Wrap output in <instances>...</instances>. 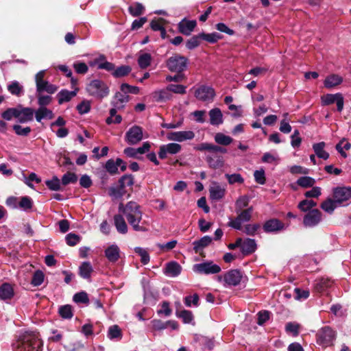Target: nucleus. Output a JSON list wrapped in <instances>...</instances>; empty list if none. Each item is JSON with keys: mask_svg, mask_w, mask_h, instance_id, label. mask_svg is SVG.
Masks as SVG:
<instances>
[{"mask_svg": "<svg viewBox=\"0 0 351 351\" xmlns=\"http://www.w3.org/2000/svg\"><path fill=\"white\" fill-rule=\"evenodd\" d=\"M119 211L126 218L133 230L138 232H145L146 222L143 221V212L141 206L135 202L130 201L125 205L121 203L119 206Z\"/></svg>", "mask_w": 351, "mask_h": 351, "instance_id": "obj_1", "label": "nucleus"}, {"mask_svg": "<svg viewBox=\"0 0 351 351\" xmlns=\"http://www.w3.org/2000/svg\"><path fill=\"white\" fill-rule=\"evenodd\" d=\"M14 351H41L43 341L36 332H26L13 344Z\"/></svg>", "mask_w": 351, "mask_h": 351, "instance_id": "obj_2", "label": "nucleus"}, {"mask_svg": "<svg viewBox=\"0 0 351 351\" xmlns=\"http://www.w3.org/2000/svg\"><path fill=\"white\" fill-rule=\"evenodd\" d=\"M88 93L98 99H102L109 95L108 85L100 80H93L86 86Z\"/></svg>", "mask_w": 351, "mask_h": 351, "instance_id": "obj_3", "label": "nucleus"}, {"mask_svg": "<svg viewBox=\"0 0 351 351\" xmlns=\"http://www.w3.org/2000/svg\"><path fill=\"white\" fill-rule=\"evenodd\" d=\"M45 70L40 71L35 76L36 93L47 92L53 94L58 90V86L44 80Z\"/></svg>", "mask_w": 351, "mask_h": 351, "instance_id": "obj_4", "label": "nucleus"}, {"mask_svg": "<svg viewBox=\"0 0 351 351\" xmlns=\"http://www.w3.org/2000/svg\"><path fill=\"white\" fill-rule=\"evenodd\" d=\"M188 59L179 54H174L167 60V67L171 72H182L186 69Z\"/></svg>", "mask_w": 351, "mask_h": 351, "instance_id": "obj_5", "label": "nucleus"}, {"mask_svg": "<svg viewBox=\"0 0 351 351\" xmlns=\"http://www.w3.org/2000/svg\"><path fill=\"white\" fill-rule=\"evenodd\" d=\"M335 332L329 327H324L317 334V343L326 348L331 346L335 340Z\"/></svg>", "mask_w": 351, "mask_h": 351, "instance_id": "obj_6", "label": "nucleus"}, {"mask_svg": "<svg viewBox=\"0 0 351 351\" xmlns=\"http://www.w3.org/2000/svg\"><path fill=\"white\" fill-rule=\"evenodd\" d=\"M252 211V207L239 211V213H237L238 214L237 217L234 219H230L228 222V226L236 230H241L242 224L251 219Z\"/></svg>", "mask_w": 351, "mask_h": 351, "instance_id": "obj_7", "label": "nucleus"}, {"mask_svg": "<svg viewBox=\"0 0 351 351\" xmlns=\"http://www.w3.org/2000/svg\"><path fill=\"white\" fill-rule=\"evenodd\" d=\"M321 101L323 106H329L332 104H336L337 110L339 112L343 109L344 98L340 93L324 95L321 97Z\"/></svg>", "mask_w": 351, "mask_h": 351, "instance_id": "obj_8", "label": "nucleus"}, {"mask_svg": "<svg viewBox=\"0 0 351 351\" xmlns=\"http://www.w3.org/2000/svg\"><path fill=\"white\" fill-rule=\"evenodd\" d=\"M193 271L199 274H214L221 271V267L213 262H205L193 265Z\"/></svg>", "mask_w": 351, "mask_h": 351, "instance_id": "obj_9", "label": "nucleus"}, {"mask_svg": "<svg viewBox=\"0 0 351 351\" xmlns=\"http://www.w3.org/2000/svg\"><path fill=\"white\" fill-rule=\"evenodd\" d=\"M143 138V129L134 125L125 133V140L130 145H136Z\"/></svg>", "mask_w": 351, "mask_h": 351, "instance_id": "obj_10", "label": "nucleus"}, {"mask_svg": "<svg viewBox=\"0 0 351 351\" xmlns=\"http://www.w3.org/2000/svg\"><path fill=\"white\" fill-rule=\"evenodd\" d=\"M195 137L193 131H178L171 132L167 134V138L171 141L183 142L187 140H192Z\"/></svg>", "mask_w": 351, "mask_h": 351, "instance_id": "obj_11", "label": "nucleus"}, {"mask_svg": "<svg viewBox=\"0 0 351 351\" xmlns=\"http://www.w3.org/2000/svg\"><path fill=\"white\" fill-rule=\"evenodd\" d=\"M215 95V90L208 86L202 85L196 89L195 92V97L203 101H211Z\"/></svg>", "mask_w": 351, "mask_h": 351, "instance_id": "obj_12", "label": "nucleus"}, {"mask_svg": "<svg viewBox=\"0 0 351 351\" xmlns=\"http://www.w3.org/2000/svg\"><path fill=\"white\" fill-rule=\"evenodd\" d=\"M333 197L338 204L351 201V189L347 187L336 188L333 191Z\"/></svg>", "mask_w": 351, "mask_h": 351, "instance_id": "obj_13", "label": "nucleus"}, {"mask_svg": "<svg viewBox=\"0 0 351 351\" xmlns=\"http://www.w3.org/2000/svg\"><path fill=\"white\" fill-rule=\"evenodd\" d=\"M182 147L180 144L170 143L160 147L158 156L161 159H165L168 154H176L181 151Z\"/></svg>", "mask_w": 351, "mask_h": 351, "instance_id": "obj_14", "label": "nucleus"}, {"mask_svg": "<svg viewBox=\"0 0 351 351\" xmlns=\"http://www.w3.org/2000/svg\"><path fill=\"white\" fill-rule=\"evenodd\" d=\"M18 121L21 123L32 121L34 118V110L31 108H24L21 106H17Z\"/></svg>", "mask_w": 351, "mask_h": 351, "instance_id": "obj_15", "label": "nucleus"}, {"mask_svg": "<svg viewBox=\"0 0 351 351\" xmlns=\"http://www.w3.org/2000/svg\"><path fill=\"white\" fill-rule=\"evenodd\" d=\"M196 25V21L187 20L186 19H182L178 25L179 32L186 36L191 35Z\"/></svg>", "mask_w": 351, "mask_h": 351, "instance_id": "obj_16", "label": "nucleus"}, {"mask_svg": "<svg viewBox=\"0 0 351 351\" xmlns=\"http://www.w3.org/2000/svg\"><path fill=\"white\" fill-rule=\"evenodd\" d=\"M153 100L159 103H164L172 99L173 95L169 93L168 88L156 90L152 93Z\"/></svg>", "mask_w": 351, "mask_h": 351, "instance_id": "obj_17", "label": "nucleus"}, {"mask_svg": "<svg viewBox=\"0 0 351 351\" xmlns=\"http://www.w3.org/2000/svg\"><path fill=\"white\" fill-rule=\"evenodd\" d=\"M242 275L237 269H232L226 273L224 276V281L231 286L238 285L241 280Z\"/></svg>", "mask_w": 351, "mask_h": 351, "instance_id": "obj_18", "label": "nucleus"}, {"mask_svg": "<svg viewBox=\"0 0 351 351\" xmlns=\"http://www.w3.org/2000/svg\"><path fill=\"white\" fill-rule=\"evenodd\" d=\"M206 160L208 163L209 167L213 169L221 168L224 164L223 157L214 152H210L207 154Z\"/></svg>", "mask_w": 351, "mask_h": 351, "instance_id": "obj_19", "label": "nucleus"}, {"mask_svg": "<svg viewBox=\"0 0 351 351\" xmlns=\"http://www.w3.org/2000/svg\"><path fill=\"white\" fill-rule=\"evenodd\" d=\"M210 197L213 200H219L222 199L226 193L225 188L222 187L217 182H213L209 189Z\"/></svg>", "mask_w": 351, "mask_h": 351, "instance_id": "obj_20", "label": "nucleus"}, {"mask_svg": "<svg viewBox=\"0 0 351 351\" xmlns=\"http://www.w3.org/2000/svg\"><path fill=\"white\" fill-rule=\"evenodd\" d=\"M36 120L40 123L43 119H52L54 117L53 111L47 107H39L34 111Z\"/></svg>", "mask_w": 351, "mask_h": 351, "instance_id": "obj_21", "label": "nucleus"}, {"mask_svg": "<svg viewBox=\"0 0 351 351\" xmlns=\"http://www.w3.org/2000/svg\"><path fill=\"white\" fill-rule=\"evenodd\" d=\"M210 123L212 125H219L223 123V118L221 110L218 108L211 109L209 112Z\"/></svg>", "mask_w": 351, "mask_h": 351, "instance_id": "obj_22", "label": "nucleus"}, {"mask_svg": "<svg viewBox=\"0 0 351 351\" xmlns=\"http://www.w3.org/2000/svg\"><path fill=\"white\" fill-rule=\"evenodd\" d=\"M105 256L110 262H117L120 257L119 247L117 245H111L105 250Z\"/></svg>", "mask_w": 351, "mask_h": 351, "instance_id": "obj_23", "label": "nucleus"}, {"mask_svg": "<svg viewBox=\"0 0 351 351\" xmlns=\"http://www.w3.org/2000/svg\"><path fill=\"white\" fill-rule=\"evenodd\" d=\"M128 101H129L128 95L123 94L122 93L118 92L114 95L111 104H112V106L121 110L124 108L125 104Z\"/></svg>", "mask_w": 351, "mask_h": 351, "instance_id": "obj_24", "label": "nucleus"}, {"mask_svg": "<svg viewBox=\"0 0 351 351\" xmlns=\"http://www.w3.org/2000/svg\"><path fill=\"white\" fill-rule=\"evenodd\" d=\"M212 242V238L210 236H204L199 240L193 243V250L195 253H200L205 247L208 246Z\"/></svg>", "mask_w": 351, "mask_h": 351, "instance_id": "obj_25", "label": "nucleus"}, {"mask_svg": "<svg viewBox=\"0 0 351 351\" xmlns=\"http://www.w3.org/2000/svg\"><path fill=\"white\" fill-rule=\"evenodd\" d=\"M114 223L118 232L125 234L128 232V228L122 215H115L114 216Z\"/></svg>", "mask_w": 351, "mask_h": 351, "instance_id": "obj_26", "label": "nucleus"}, {"mask_svg": "<svg viewBox=\"0 0 351 351\" xmlns=\"http://www.w3.org/2000/svg\"><path fill=\"white\" fill-rule=\"evenodd\" d=\"M241 252L244 255L253 253L256 250V243L254 239H247L241 241Z\"/></svg>", "mask_w": 351, "mask_h": 351, "instance_id": "obj_27", "label": "nucleus"}, {"mask_svg": "<svg viewBox=\"0 0 351 351\" xmlns=\"http://www.w3.org/2000/svg\"><path fill=\"white\" fill-rule=\"evenodd\" d=\"M14 296V289L9 283H3L0 287V299L2 300H10Z\"/></svg>", "mask_w": 351, "mask_h": 351, "instance_id": "obj_28", "label": "nucleus"}, {"mask_svg": "<svg viewBox=\"0 0 351 351\" xmlns=\"http://www.w3.org/2000/svg\"><path fill=\"white\" fill-rule=\"evenodd\" d=\"M77 88L74 90L69 91L66 89H63L58 93L57 95L58 99V104H62L64 102L69 101L73 97L77 95Z\"/></svg>", "mask_w": 351, "mask_h": 351, "instance_id": "obj_29", "label": "nucleus"}, {"mask_svg": "<svg viewBox=\"0 0 351 351\" xmlns=\"http://www.w3.org/2000/svg\"><path fill=\"white\" fill-rule=\"evenodd\" d=\"M322 213L318 209L308 210V227H314L322 221Z\"/></svg>", "mask_w": 351, "mask_h": 351, "instance_id": "obj_30", "label": "nucleus"}, {"mask_svg": "<svg viewBox=\"0 0 351 351\" xmlns=\"http://www.w3.org/2000/svg\"><path fill=\"white\" fill-rule=\"evenodd\" d=\"M283 228V224L278 219L269 220L264 225L265 232H274L282 230Z\"/></svg>", "mask_w": 351, "mask_h": 351, "instance_id": "obj_31", "label": "nucleus"}, {"mask_svg": "<svg viewBox=\"0 0 351 351\" xmlns=\"http://www.w3.org/2000/svg\"><path fill=\"white\" fill-rule=\"evenodd\" d=\"M181 271L180 265L176 262H171L167 264L165 268V274L171 277H176L180 274Z\"/></svg>", "mask_w": 351, "mask_h": 351, "instance_id": "obj_32", "label": "nucleus"}, {"mask_svg": "<svg viewBox=\"0 0 351 351\" xmlns=\"http://www.w3.org/2000/svg\"><path fill=\"white\" fill-rule=\"evenodd\" d=\"M343 82V79L338 75H330L324 80V86L327 88H332L340 84Z\"/></svg>", "mask_w": 351, "mask_h": 351, "instance_id": "obj_33", "label": "nucleus"}, {"mask_svg": "<svg viewBox=\"0 0 351 351\" xmlns=\"http://www.w3.org/2000/svg\"><path fill=\"white\" fill-rule=\"evenodd\" d=\"M324 147L325 143L324 142L315 143L313 145V149L316 156L321 159L327 160L329 157V154L325 151Z\"/></svg>", "mask_w": 351, "mask_h": 351, "instance_id": "obj_34", "label": "nucleus"}, {"mask_svg": "<svg viewBox=\"0 0 351 351\" xmlns=\"http://www.w3.org/2000/svg\"><path fill=\"white\" fill-rule=\"evenodd\" d=\"M123 163V160L117 158L116 161L112 159L108 160L105 165L106 171L110 174H116L118 173V167Z\"/></svg>", "mask_w": 351, "mask_h": 351, "instance_id": "obj_35", "label": "nucleus"}, {"mask_svg": "<svg viewBox=\"0 0 351 351\" xmlns=\"http://www.w3.org/2000/svg\"><path fill=\"white\" fill-rule=\"evenodd\" d=\"M332 282L328 278H320L316 280L315 289L317 292H323L330 287Z\"/></svg>", "mask_w": 351, "mask_h": 351, "instance_id": "obj_36", "label": "nucleus"}, {"mask_svg": "<svg viewBox=\"0 0 351 351\" xmlns=\"http://www.w3.org/2000/svg\"><path fill=\"white\" fill-rule=\"evenodd\" d=\"M93 270V267L89 262H83L79 267V274L82 278L87 279L90 277Z\"/></svg>", "mask_w": 351, "mask_h": 351, "instance_id": "obj_37", "label": "nucleus"}, {"mask_svg": "<svg viewBox=\"0 0 351 351\" xmlns=\"http://www.w3.org/2000/svg\"><path fill=\"white\" fill-rule=\"evenodd\" d=\"M122 336V331L118 325H112L108 328L107 337L110 339L120 340Z\"/></svg>", "mask_w": 351, "mask_h": 351, "instance_id": "obj_38", "label": "nucleus"}, {"mask_svg": "<svg viewBox=\"0 0 351 351\" xmlns=\"http://www.w3.org/2000/svg\"><path fill=\"white\" fill-rule=\"evenodd\" d=\"M176 315L182 319L184 324H191L193 320V315L188 310H176Z\"/></svg>", "mask_w": 351, "mask_h": 351, "instance_id": "obj_39", "label": "nucleus"}, {"mask_svg": "<svg viewBox=\"0 0 351 351\" xmlns=\"http://www.w3.org/2000/svg\"><path fill=\"white\" fill-rule=\"evenodd\" d=\"M215 141L217 144L226 146L231 144L233 139L229 136L219 132L215 134Z\"/></svg>", "mask_w": 351, "mask_h": 351, "instance_id": "obj_40", "label": "nucleus"}, {"mask_svg": "<svg viewBox=\"0 0 351 351\" xmlns=\"http://www.w3.org/2000/svg\"><path fill=\"white\" fill-rule=\"evenodd\" d=\"M131 71L132 69L130 66L122 65L117 69L114 68L112 74L114 77H122L128 75Z\"/></svg>", "mask_w": 351, "mask_h": 351, "instance_id": "obj_41", "label": "nucleus"}, {"mask_svg": "<svg viewBox=\"0 0 351 351\" xmlns=\"http://www.w3.org/2000/svg\"><path fill=\"white\" fill-rule=\"evenodd\" d=\"M199 36L201 37V39L210 43H215L222 38V36L217 32H213L210 34L201 33L199 34Z\"/></svg>", "mask_w": 351, "mask_h": 351, "instance_id": "obj_42", "label": "nucleus"}, {"mask_svg": "<svg viewBox=\"0 0 351 351\" xmlns=\"http://www.w3.org/2000/svg\"><path fill=\"white\" fill-rule=\"evenodd\" d=\"M337 204L338 203L335 199L328 198L322 204L321 207L326 212L332 213L337 208Z\"/></svg>", "mask_w": 351, "mask_h": 351, "instance_id": "obj_43", "label": "nucleus"}, {"mask_svg": "<svg viewBox=\"0 0 351 351\" xmlns=\"http://www.w3.org/2000/svg\"><path fill=\"white\" fill-rule=\"evenodd\" d=\"M152 56L148 53H144L139 56L138 64L141 69H146L150 65Z\"/></svg>", "mask_w": 351, "mask_h": 351, "instance_id": "obj_44", "label": "nucleus"}, {"mask_svg": "<svg viewBox=\"0 0 351 351\" xmlns=\"http://www.w3.org/2000/svg\"><path fill=\"white\" fill-rule=\"evenodd\" d=\"M119 109L114 107L110 110V117L107 118L106 123L108 124L111 123H120L122 118L120 115H117V112Z\"/></svg>", "mask_w": 351, "mask_h": 351, "instance_id": "obj_45", "label": "nucleus"}, {"mask_svg": "<svg viewBox=\"0 0 351 351\" xmlns=\"http://www.w3.org/2000/svg\"><path fill=\"white\" fill-rule=\"evenodd\" d=\"M120 188L123 190L126 186L134 184V177L132 175H124L119 180Z\"/></svg>", "mask_w": 351, "mask_h": 351, "instance_id": "obj_46", "label": "nucleus"}, {"mask_svg": "<svg viewBox=\"0 0 351 351\" xmlns=\"http://www.w3.org/2000/svg\"><path fill=\"white\" fill-rule=\"evenodd\" d=\"M134 252L141 256V261L143 265H147L149 262L150 257L146 250L136 247L134 248Z\"/></svg>", "mask_w": 351, "mask_h": 351, "instance_id": "obj_47", "label": "nucleus"}, {"mask_svg": "<svg viewBox=\"0 0 351 351\" xmlns=\"http://www.w3.org/2000/svg\"><path fill=\"white\" fill-rule=\"evenodd\" d=\"M38 104L39 107H47L51 103L52 97L49 95H44L42 93H36Z\"/></svg>", "mask_w": 351, "mask_h": 351, "instance_id": "obj_48", "label": "nucleus"}, {"mask_svg": "<svg viewBox=\"0 0 351 351\" xmlns=\"http://www.w3.org/2000/svg\"><path fill=\"white\" fill-rule=\"evenodd\" d=\"M351 147V144L348 142L346 139L341 140L338 144L336 145V149L338 152L344 158L347 156L346 152L343 149L348 150Z\"/></svg>", "mask_w": 351, "mask_h": 351, "instance_id": "obj_49", "label": "nucleus"}, {"mask_svg": "<svg viewBox=\"0 0 351 351\" xmlns=\"http://www.w3.org/2000/svg\"><path fill=\"white\" fill-rule=\"evenodd\" d=\"M44 278L43 272L40 270H37L33 274L31 283L34 287L40 286L43 282Z\"/></svg>", "mask_w": 351, "mask_h": 351, "instance_id": "obj_50", "label": "nucleus"}, {"mask_svg": "<svg viewBox=\"0 0 351 351\" xmlns=\"http://www.w3.org/2000/svg\"><path fill=\"white\" fill-rule=\"evenodd\" d=\"M225 177L228 180V182L230 184H234L236 183L238 184H242L244 182V179L239 173H233V174H228L226 173L225 175Z\"/></svg>", "mask_w": 351, "mask_h": 351, "instance_id": "obj_51", "label": "nucleus"}, {"mask_svg": "<svg viewBox=\"0 0 351 351\" xmlns=\"http://www.w3.org/2000/svg\"><path fill=\"white\" fill-rule=\"evenodd\" d=\"M77 180V176L74 173L67 172L62 178V184L64 186L69 184L75 183Z\"/></svg>", "mask_w": 351, "mask_h": 351, "instance_id": "obj_52", "label": "nucleus"}, {"mask_svg": "<svg viewBox=\"0 0 351 351\" xmlns=\"http://www.w3.org/2000/svg\"><path fill=\"white\" fill-rule=\"evenodd\" d=\"M45 184L51 191H59L60 189V180L57 176L53 177L51 180H47Z\"/></svg>", "mask_w": 351, "mask_h": 351, "instance_id": "obj_53", "label": "nucleus"}, {"mask_svg": "<svg viewBox=\"0 0 351 351\" xmlns=\"http://www.w3.org/2000/svg\"><path fill=\"white\" fill-rule=\"evenodd\" d=\"M184 302L187 307H191L192 306H198L199 296L196 293L193 294V295L186 296L184 299Z\"/></svg>", "mask_w": 351, "mask_h": 351, "instance_id": "obj_54", "label": "nucleus"}, {"mask_svg": "<svg viewBox=\"0 0 351 351\" xmlns=\"http://www.w3.org/2000/svg\"><path fill=\"white\" fill-rule=\"evenodd\" d=\"M144 6L140 3H136L129 7V12L133 16L143 14Z\"/></svg>", "mask_w": 351, "mask_h": 351, "instance_id": "obj_55", "label": "nucleus"}, {"mask_svg": "<svg viewBox=\"0 0 351 351\" xmlns=\"http://www.w3.org/2000/svg\"><path fill=\"white\" fill-rule=\"evenodd\" d=\"M167 88H168L169 93H171V92L176 93V94H181V95L186 93V87L184 85L171 84H169L167 86Z\"/></svg>", "mask_w": 351, "mask_h": 351, "instance_id": "obj_56", "label": "nucleus"}, {"mask_svg": "<svg viewBox=\"0 0 351 351\" xmlns=\"http://www.w3.org/2000/svg\"><path fill=\"white\" fill-rule=\"evenodd\" d=\"M1 116L7 121H10L13 117L17 119V117L19 116L17 107L7 109L2 113Z\"/></svg>", "mask_w": 351, "mask_h": 351, "instance_id": "obj_57", "label": "nucleus"}, {"mask_svg": "<svg viewBox=\"0 0 351 351\" xmlns=\"http://www.w3.org/2000/svg\"><path fill=\"white\" fill-rule=\"evenodd\" d=\"M8 89L11 94L19 96L23 90V87L18 82L14 81L8 86Z\"/></svg>", "mask_w": 351, "mask_h": 351, "instance_id": "obj_58", "label": "nucleus"}, {"mask_svg": "<svg viewBox=\"0 0 351 351\" xmlns=\"http://www.w3.org/2000/svg\"><path fill=\"white\" fill-rule=\"evenodd\" d=\"M249 204V198L247 196L240 197L236 202V212L243 210V208L247 206Z\"/></svg>", "mask_w": 351, "mask_h": 351, "instance_id": "obj_59", "label": "nucleus"}, {"mask_svg": "<svg viewBox=\"0 0 351 351\" xmlns=\"http://www.w3.org/2000/svg\"><path fill=\"white\" fill-rule=\"evenodd\" d=\"M60 316L64 319H71L73 317L72 308L70 305H64L59 308Z\"/></svg>", "mask_w": 351, "mask_h": 351, "instance_id": "obj_60", "label": "nucleus"}, {"mask_svg": "<svg viewBox=\"0 0 351 351\" xmlns=\"http://www.w3.org/2000/svg\"><path fill=\"white\" fill-rule=\"evenodd\" d=\"M299 328L300 325L298 324L289 322L285 326V330L293 336H297L299 334Z\"/></svg>", "mask_w": 351, "mask_h": 351, "instance_id": "obj_61", "label": "nucleus"}, {"mask_svg": "<svg viewBox=\"0 0 351 351\" xmlns=\"http://www.w3.org/2000/svg\"><path fill=\"white\" fill-rule=\"evenodd\" d=\"M121 90L126 95L127 93L138 94L140 90L137 86L124 83L121 86Z\"/></svg>", "mask_w": 351, "mask_h": 351, "instance_id": "obj_62", "label": "nucleus"}, {"mask_svg": "<svg viewBox=\"0 0 351 351\" xmlns=\"http://www.w3.org/2000/svg\"><path fill=\"white\" fill-rule=\"evenodd\" d=\"M77 110L81 114L88 113L90 110V102L84 100L77 106Z\"/></svg>", "mask_w": 351, "mask_h": 351, "instance_id": "obj_63", "label": "nucleus"}, {"mask_svg": "<svg viewBox=\"0 0 351 351\" xmlns=\"http://www.w3.org/2000/svg\"><path fill=\"white\" fill-rule=\"evenodd\" d=\"M73 301L76 303L87 304L88 302V295L84 291L75 293L73 295Z\"/></svg>", "mask_w": 351, "mask_h": 351, "instance_id": "obj_64", "label": "nucleus"}]
</instances>
